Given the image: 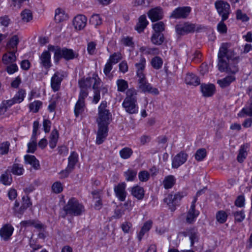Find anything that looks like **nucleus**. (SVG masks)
<instances>
[{
    "instance_id": "nucleus-3",
    "label": "nucleus",
    "mask_w": 252,
    "mask_h": 252,
    "mask_svg": "<svg viewBox=\"0 0 252 252\" xmlns=\"http://www.w3.org/2000/svg\"><path fill=\"white\" fill-rule=\"evenodd\" d=\"M65 214L63 218H65L66 215L73 216H78L84 213L85 209L84 205L79 203L75 198H71L67 204L63 208Z\"/></svg>"
},
{
    "instance_id": "nucleus-51",
    "label": "nucleus",
    "mask_w": 252,
    "mask_h": 252,
    "mask_svg": "<svg viewBox=\"0 0 252 252\" xmlns=\"http://www.w3.org/2000/svg\"><path fill=\"white\" fill-rule=\"evenodd\" d=\"M12 181V178L9 177L7 171L2 174L0 177V182L4 185H9Z\"/></svg>"
},
{
    "instance_id": "nucleus-37",
    "label": "nucleus",
    "mask_w": 252,
    "mask_h": 252,
    "mask_svg": "<svg viewBox=\"0 0 252 252\" xmlns=\"http://www.w3.org/2000/svg\"><path fill=\"white\" fill-rule=\"evenodd\" d=\"M176 183V179L173 175H168L164 178L163 185L165 189L172 188Z\"/></svg>"
},
{
    "instance_id": "nucleus-62",
    "label": "nucleus",
    "mask_w": 252,
    "mask_h": 252,
    "mask_svg": "<svg viewBox=\"0 0 252 252\" xmlns=\"http://www.w3.org/2000/svg\"><path fill=\"white\" fill-rule=\"evenodd\" d=\"M235 220L238 222L242 221L245 219V216L243 211H236L233 213Z\"/></svg>"
},
{
    "instance_id": "nucleus-8",
    "label": "nucleus",
    "mask_w": 252,
    "mask_h": 252,
    "mask_svg": "<svg viewBox=\"0 0 252 252\" xmlns=\"http://www.w3.org/2000/svg\"><path fill=\"white\" fill-rule=\"evenodd\" d=\"M195 28V24L189 22L177 25L175 27L177 33L180 35H184L193 32Z\"/></svg>"
},
{
    "instance_id": "nucleus-38",
    "label": "nucleus",
    "mask_w": 252,
    "mask_h": 252,
    "mask_svg": "<svg viewBox=\"0 0 252 252\" xmlns=\"http://www.w3.org/2000/svg\"><path fill=\"white\" fill-rule=\"evenodd\" d=\"M137 93L134 88L128 89L126 92V96L125 100L136 101H137Z\"/></svg>"
},
{
    "instance_id": "nucleus-52",
    "label": "nucleus",
    "mask_w": 252,
    "mask_h": 252,
    "mask_svg": "<svg viewBox=\"0 0 252 252\" xmlns=\"http://www.w3.org/2000/svg\"><path fill=\"white\" fill-rule=\"evenodd\" d=\"M227 215L223 211H220L216 214V219L220 223L225 222L227 220Z\"/></svg>"
},
{
    "instance_id": "nucleus-64",
    "label": "nucleus",
    "mask_w": 252,
    "mask_h": 252,
    "mask_svg": "<svg viewBox=\"0 0 252 252\" xmlns=\"http://www.w3.org/2000/svg\"><path fill=\"white\" fill-rule=\"evenodd\" d=\"M125 210L123 208H116L114 211L113 217L115 219H120L124 215Z\"/></svg>"
},
{
    "instance_id": "nucleus-19",
    "label": "nucleus",
    "mask_w": 252,
    "mask_h": 252,
    "mask_svg": "<svg viewBox=\"0 0 252 252\" xmlns=\"http://www.w3.org/2000/svg\"><path fill=\"white\" fill-rule=\"evenodd\" d=\"M87 21V19L85 15H78L74 17L73 25L75 29L81 30L86 26Z\"/></svg>"
},
{
    "instance_id": "nucleus-57",
    "label": "nucleus",
    "mask_w": 252,
    "mask_h": 252,
    "mask_svg": "<svg viewBox=\"0 0 252 252\" xmlns=\"http://www.w3.org/2000/svg\"><path fill=\"white\" fill-rule=\"evenodd\" d=\"M52 189L54 192L59 193L63 191V187L61 182H56L53 184Z\"/></svg>"
},
{
    "instance_id": "nucleus-46",
    "label": "nucleus",
    "mask_w": 252,
    "mask_h": 252,
    "mask_svg": "<svg viewBox=\"0 0 252 252\" xmlns=\"http://www.w3.org/2000/svg\"><path fill=\"white\" fill-rule=\"evenodd\" d=\"M207 156L206 150L204 148H201L197 150L195 154V158L197 161H202Z\"/></svg>"
},
{
    "instance_id": "nucleus-41",
    "label": "nucleus",
    "mask_w": 252,
    "mask_h": 252,
    "mask_svg": "<svg viewBox=\"0 0 252 252\" xmlns=\"http://www.w3.org/2000/svg\"><path fill=\"white\" fill-rule=\"evenodd\" d=\"M151 63L154 68L159 69L162 67L163 61L160 57L156 56L151 60Z\"/></svg>"
},
{
    "instance_id": "nucleus-49",
    "label": "nucleus",
    "mask_w": 252,
    "mask_h": 252,
    "mask_svg": "<svg viewBox=\"0 0 252 252\" xmlns=\"http://www.w3.org/2000/svg\"><path fill=\"white\" fill-rule=\"evenodd\" d=\"M122 59V54L120 52H117L110 55L108 61L112 64H116L121 60Z\"/></svg>"
},
{
    "instance_id": "nucleus-15",
    "label": "nucleus",
    "mask_w": 252,
    "mask_h": 252,
    "mask_svg": "<svg viewBox=\"0 0 252 252\" xmlns=\"http://www.w3.org/2000/svg\"><path fill=\"white\" fill-rule=\"evenodd\" d=\"M122 106L128 114H136L138 112V106L136 101L124 100Z\"/></svg>"
},
{
    "instance_id": "nucleus-1",
    "label": "nucleus",
    "mask_w": 252,
    "mask_h": 252,
    "mask_svg": "<svg viewBox=\"0 0 252 252\" xmlns=\"http://www.w3.org/2000/svg\"><path fill=\"white\" fill-rule=\"evenodd\" d=\"M228 43H223L218 54V69L220 72L235 74L239 70L238 63L240 58L235 57L234 51L229 49Z\"/></svg>"
},
{
    "instance_id": "nucleus-4",
    "label": "nucleus",
    "mask_w": 252,
    "mask_h": 252,
    "mask_svg": "<svg viewBox=\"0 0 252 252\" xmlns=\"http://www.w3.org/2000/svg\"><path fill=\"white\" fill-rule=\"evenodd\" d=\"M106 107L107 102L102 101L98 108V117L97 119L98 127H108L110 124L111 115Z\"/></svg>"
},
{
    "instance_id": "nucleus-58",
    "label": "nucleus",
    "mask_w": 252,
    "mask_h": 252,
    "mask_svg": "<svg viewBox=\"0 0 252 252\" xmlns=\"http://www.w3.org/2000/svg\"><path fill=\"white\" fill-rule=\"evenodd\" d=\"M236 19L243 22L248 21L249 18L245 13H243L241 10L238 9L236 12Z\"/></svg>"
},
{
    "instance_id": "nucleus-14",
    "label": "nucleus",
    "mask_w": 252,
    "mask_h": 252,
    "mask_svg": "<svg viewBox=\"0 0 252 252\" xmlns=\"http://www.w3.org/2000/svg\"><path fill=\"white\" fill-rule=\"evenodd\" d=\"M50 50L44 51L39 56L41 65L47 70L51 67V54Z\"/></svg>"
},
{
    "instance_id": "nucleus-13",
    "label": "nucleus",
    "mask_w": 252,
    "mask_h": 252,
    "mask_svg": "<svg viewBox=\"0 0 252 252\" xmlns=\"http://www.w3.org/2000/svg\"><path fill=\"white\" fill-rule=\"evenodd\" d=\"M14 231V227L10 224L7 223L0 229V237L1 239L7 241L9 240Z\"/></svg>"
},
{
    "instance_id": "nucleus-23",
    "label": "nucleus",
    "mask_w": 252,
    "mask_h": 252,
    "mask_svg": "<svg viewBox=\"0 0 252 252\" xmlns=\"http://www.w3.org/2000/svg\"><path fill=\"white\" fill-rule=\"evenodd\" d=\"M24 159L26 164H29L35 170H38L40 168V164L38 159L34 156L26 155L24 156Z\"/></svg>"
},
{
    "instance_id": "nucleus-54",
    "label": "nucleus",
    "mask_w": 252,
    "mask_h": 252,
    "mask_svg": "<svg viewBox=\"0 0 252 252\" xmlns=\"http://www.w3.org/2000/svg\"><path fill=\"white\" fill-rule=\"evenodd\" d=\"M32 141L28 144V150L27 153H34L36 150L37 143L36 137L34 138H31Z\"/></svg>"
},
{
    "instance_id": "nucleus-50",
    "label": "nucleus",
    "mask_w": 252,
    "mask_h": 252,
    "mask_svg": "<svg viewBox=\"0 0 252 252\" xmlns=\"http://www.w3.org/2000/svg\"><path fill=\"white\" fill-rule=\"evenodd\" d=\"M42 104V102L39 100L34 101L29 104L30 110L31 111H32L34 113H36L39 111Z\"/></svg>"
},
{
    "instance_id": "nucleus-44",
    "label": "nucleus",
    "mask_w": 252,
    "mask_h": 252,
    "mask_svg": "<svg viewBox=\"0 0 252 252\" xmlns=\"http://www.w3.org/2000/svg\"><path fill=\"white\" fill-rule=\"evenodd\" d=\"M102 19L99 14H93L90 18L89 22L92 25L96 27L102 24Z\"/></svg>"
},
{
    "instance_id": "nucleus-16",
    "label": "nucleus",
    "mask_w": 252,
    "mask_h": 252,
    "mask_svg": "<svg viewBox=\"0 0 252 252\" xmlns=\"http://www.w3.org/2000/svg\"><path fill=\"white\" fill-rule=\"evenodd\" d=\"M148 15L152 22L158 21L163 18L162 9L160 7L152 8L148 12Z\"/></svg>"
},
{
    "instance_id": "nucleus-18",
    "label": "nucleus",
    "mask_w": 252,
    "mask_h": 252,
    "mask_svg": "<svg viewBox=\"0 0 252 252\" xmlns=\"http://www.w3.org/2000/svg\"><path fill=\"white\" fill-rule=\"evenodd\" d=\"M201 92L204 97L212 96L215 93V86L213 84H202L200 85Z\"/></svg>"
},
{
    "instance_id": "nucleus-48",
    "label": "nucleus",
    "mask_w": 252,
    "mask_h": 252,
    "mask_svg": "<svg viewBox=\"0 0 252 252\" xmlns=\"http://www.w3.org/2000/svg\"><path fill=\"white\" fill-rule=\"evenodd\" d=\"M21 16L24 22H28L32 18V12L29 9H25L21 12Z\"/></svg>"
},
{
    "instance_id": "nucleus-9",
    "label": "nucleus",
    "mask_w": 252,
    "mask_h": 252,
    "mask_svg": "<svg viewBox=\"0 0 252 252\" xmlns=\"http://www.w3.org/2000/svg\"><path fill=\"white\" fill-rule=\"evenodd\" d=\"M138 87L143 93H149L154 94H158L159 91L156 88H153L146 80L145 76L138 79Z\"/></svg>"
},
{
    "instance_id": "nucleus-12",
    "label": "nucleus",
    "mask_w": 252,
    "mask_h": 252,
    "mask_svg": "<svg viewBox=\"0 0 252 252\" xmlns=\"http://www.w3.org/2000/svg\"><path fill=\"white\" fill-rule=\"evenodd\" d=\"M126 188V184L125 182L119 183L114 188L116 196L121 201H124L126 200L127 195Z\"/></svg>"
},
{
    "instance_id": "nucleus-35",
    "label": "nucleus",
    "mask_w": 252,
    "mask_h": 252,
    "mask_svg": "<svg viewBox=\"0 0 252 252\" xmlns=\"http://www.w3.org/2000/svg\"><path fill=\"white\" fill-rule=\"evenodd\" d=\"M185 81L188 84L197 86L200 84V80L199 78L193 73L187 74L186 77Z\"/></svg>"
},
{
    "instance_id": "nucleus-40",
    "label": "nucleus",
    "mask_w": 252,
    "mask_h": 252,
    "mask_svg": "<svg viewBox=\"0 0 252 252\" xmlns=\"http://www.w3.org/2000/svg\"><path fill=\"white\" fill-rule=\"evenodd\" d=\"M126 180L129 181H133L136 178L137 171L135 170L129 169L124 173Z\"/></svg>"
},
{
    "instance_id": "nucleus-29",
    "label": "nucleus",
    "mask_w": 252,
    "mask_h": 252,
    "mask_svg": "<svg viewBox=\"0 0 252 252\" xmlns=\"http://www.w3.org/2000/svg\"><path fill=\"white\" fill-rule=\"evenodd\" d=\"M59 136V134L58 131L56 128L54 129L52 131L49 137V146L51 149H54L56 147L58 141Z\"/></svg>"
},
{
    "instance_id": "nucleus-25",
    "label": "nucleus",
    "mask_w": 252,
    "mask_h": 252,
    "mask_svg": "<svg viewBox=\"0 0 252 252\" xmlns=\"http://www.w3.org/2000/svg\"><path fill=\"white\" fill-rule=\"evenodd\" d=\"M148 21L147 20L146 16L145 15H141L138 19V22L137 23L135 30L140 33L143 32L148 24Z\"/></svg>"
},
{
    "instance_id": "nucleus-33",
    "label": "nucleus",
    "mask_w": 252,
    "mask_h": 252,
    "mask_svg": "<svg viewBox=\"0 0 252 252\" xmlns=\"http://www.w3.org/2000/svg\"><path fill=\"white\" fill-rule=\"evenodd\" d=\"M10 172L13 174L17 176L22 175L24 171L23 165L18 163H14L11 166L8 167Z\"/></svg>"
},
{
    "instance_id": "nucleus-42",
    "label": "nucleus",
    "mask_w": 252,
    "mask_h": 252,
    "mask_svg": "<svg viewBox=\"0 0 252 252\" xmlns=\"http://www.w3.org/2000/svg\"><path fill=\"white\" fill-rule=\"evenodd\" d=\"M133 154L132 149L128 147H125L120 151V157L123 159L129 158Z\"/></svg>"
},
{
    "instance_id": "nucleus-6",
    "label": "nucleus",
    "mask_w": 252,
    "mask_h": 252,
    "mask_svg": "<svg viewBox=\"0 0 252 252\" xmlns=\"http://www.w3.org/2000/svg\"><path fill=\"white\" fill-rule=\"evenodd\" d=\"M100 80L98 78L97 74H93L92 77H88L86 79H82L79 81V85L81 89H86L91 88L93 85V89H95L99 87L100 85Z\"/></svg>"
},
{
    "instance_id": "nucleus-10",
    "label": "nucleus",
    "mask_w": 252,
    "mask_h": 252,
    "mask_svg": "<svg viewBox=\"0 0 252 252\" xmlns=\"http://www.w3.org/2000/svg\"><path fill=\"white\" fill-rule=\"evenodd\" d=\"M189 6H183L176 8L171 13L170 18L173 19H185L188 17L191 12Z\"/></svg>"
},
{
    "instance_id": "nucleus-2",
    "label": "nucleus",
    "mask_w": 252,
    "mask_h": 252,
    "mask_svg": "<svg viewBox=\"0 0 252 252\" xmlns=\"http://www.w3.org/2000/svg\"><path fill=\"white\" fill-rule=\"evenodd\" d=\"M48 49L54 52V59L56 62H58L62 58L64 59L66 61H69L77 59L79 56L77 52H74L71 49L66 48L61 49L59 46L49 45Z\"/></svg>"
},
{
    "instance_id": "nucleus-21",
    "label": "nucleus",
    "mask_w": 252,
    "mask_h": 252,
    "mask_svg": "<svg viewBox=\"0 0 252 252\" xmlns=\"http://www.w3.org/2000/svg\"><path fill=\"white\" fill-rule=\"evenodd\" d=\"M19 43V39L17 35L12 36L7 42L6 48L7 51H17V46Z\"/></svg>"
},
{
    "instance_id": "nucleus-36",
    "label": "nucleus",
    "mask_w": 252,
    "mask_h": 252,
    "mask_svg": "<svg viewBox=\"0 0 252 252\" xmlns=\"http://www.w3.org/2000/svg\"><path fill=\"white\" fill-rule=\"evenodd\" d=\"M8 53L3 55L2 57V61L5 64L15 62L16 60L15 53L17 52L8 51Z\"/></svg>"
},
{
    "instance_id": "nucleus-30",
    "label": "nucleus",
    "mask_w": 252,
    "mask_h": 252,
    "mask_svg": "<svg viewBox=\"0 0 252 252\" xmlns=\"http://www.w3.org/2000/svg\"><path fill=\"white\" fill-rule=\"evenodd\" d=\"M131 193L138 200L143 199L145 194L143 188L138 186H134L131 188Z\"/></svg>"
},
{
    "instance_id": "nucleus-7",
    "label": "nucleus",
    "mask_w": 252,
    "mask_h": 252,
    "mask_svg": "<svg viewBox=\"0 0 252 252\" xmlns=\"http://www.w3.org/2000/svg\"><path fill=\"white\" fill-rule=\"evenodd\" d=\"M184 196L183 192H178L174 194H169L164 199V201L167 203L171 211H174L176 209V206L179 205V202Z\"/></svg>"
},
{
    "instance_id": "nucleus-53",
    "label": "nucleus",
    "mask_w": 252,
    "mask_h": 252,
    "mask_svg": "<svg viewBox=\"0 0 252 252\" xmlns=\"http://www.w3.org/2000/svg\"><path fill=\"white\" fill-rule=\"evenodd\" d=\"M25 94V90L23 89H20L15 94L13 98L17 103H20L23 101Z\"/></svg>"
},
{
    "instance_id": "nucleus-45",
    "label": "nucleus",
    "mask_w": 252,
    "mask_h": 252,
    "mask_svg": "<svg viewBox=\"0 0 252 252\" xmlns=\"http://www.w3.org/2000/svg\"><path fill=\"white\" fill-rule=\"evenodd\" d=\"M85 103L77 101L74 107V114L78 117L84 111Z\"/></svg>"
},
{
    "instance_id": "nucleus-55",
    "label": "nucleus",
    "mask_w": 252,
    "mask_h": 252,
    "mask_svg": "<svg viewBox=\"0 0 252 252\" xmlns=\"http://www.w3.org/2000/svg\"><path fill=\"white\" fill-rule=\"evenodd\" d=\"M64 14L63 11L60 8L56 10L55 20L57 23H60L63 20Z\"/></svg>"
},
{
    "instance_id": "nucleus-61",
    "label": "nucleus",
    "mask_w": 252,
    "mask_h": 252,
    "mask_svg": "<svg viewBox=\"0 0 252 252\" xmlns=\"http://www.w3.org/2000/svg\"><path fill=\"white\" fill-rule=\"evenodd\" d=\"M225 21V20H222V19H221V21L219 23L217 26V29L221 33H225L227 32L226 26L224 23Z\"/></svg>"
},
{
    "instance_id": "nucleus-26",
    "label": "nucleus",
    "mask_w": 252,
    "mask_h": 252,
    "mask_svg": "<svg viewBox=\"0 0 252 252\" xmlns=\"http://www.w3.org/2000/svg\"><path fill=\"white\" fill-rule=\"evenodd\" d=\"M146 60L143 57H141L139 62L135 64L137 69V76L139 78L143 77L145 76L143 71L145 67Z\"/></svg>"
},
{
    "instance_id": "nucleus-31",
    "label": "nucleus",
    "mask_w": 252,
    "mask_h": 252,
    "mask_svg": "<svg viewBox=\"0 0 252 252\" xmlns=\"http://www.w3.org/2000/svg\"><path fill=\"white\" fill-rule=\"evenodd\" d=\"M164 40V35L161 32H154L151 38L152 43L157 45H161Z\"/></svg>"
},
{
    "instance_id": "nucleus-63",
    "label": "nucleus",
    "mask_w": 252,
    "mask_h": 252,
    "mask_svg": "<svg viewBox=\"0 0 252 252\" xmlns=\"http://www.w3.org/2000/svg\"><path fill=\"white\" fill-rule=\"evenodd\" d=\"M22 200L23 202L22 206H23V208H25L26 210L28 208L30 207L32 205L30 197L28 195L23 196L22 197Z\"/></svg>"
},
{
    "instance_id": "nucleus-5",
    "label": "nucleus",
    "mask_w": 252,
    "mask_h": 252,
    "mask_svg": "<svg viewBox=\"0 0 252 252\" xmlns=\"http://www.w3.org/2000/svg\"><path fill=\"white\" fill-rule=\"evenodd\" d=\"M215 6L222 20H226L231 13L229 4L226 1L219 0L215 2Z\"/></svg>"
},
{
    "instance_id": "nucleus-27",
    "label": "nucleus",
    "mask_w": 252,
    "mask_h": 252,
    "mask_svg": "<svg viewBox=\"0 0 252 252\" xmlns=\"http://www.w3.org/2000/svg\"><path fill=\"white\" fill-rule=\"evenodd\" d=\"M249 145L248 144H244L241 146L239 150V154L237 159L239 162L242 163L246 159L247 155V150L249 149Z\"/></svg>"
},
{
    "instance_id": "nucleus-22",
    "label": "nucleus",
    "mask_w": 252,
    "mask_h": 252,
    "mask_svg": "<svg viewBox=\"0 0 252 252\" xmlns=\"http://www.w3.org/2000/svg\"><path fill=\"white\" fill-rule=\"evenodd\" d=\"M108 127H98L97 136L96 139V143L97 145L102 144L107 136Z\"/></svg>"
},
{
    "instance_id": "nucleus-39",
    "label": "nucleus",
    "mask_w": 252,
    "mask_h": 252,
    "mask_svg": "<svg viewBox=\"0 0 252 252\" xmlns=\"http://www.w3.org/2000/svg\"><path fill=\"white\" fill-rule=\"evenodd\" d=\"M78 161V154L75 152H72L68 158V168L74 169V166Z\"/></svg>"
},
{
    "instance_id": "nucleus-59",
    "label": "nucleus",
    "mask_w": 252,
    "mask_h": 252,
    "mask_svg": "<svg viewBox=\"0 0 252 252\" xmlns=\"http://www.w3.org/2000/svg\"><path fill=\"white\" fill-rule=\"evenodd\" d=\"M10 144L8 142H4L0 144V154L1 155L6 154L9 150Z\"/></svg>"
},
{
    "instance_id": "nucleus-20",
    "label": "nucleus",
    "mask_w": 252,
    "mask_h": 252,
    "mask_svg": "<svg viewBox=\"0 0 252 252\" xmlns=\"http://www.w3.org/2000/svg\"><path fill=\"white\" fill-rule=\"evenodd\" d=\"M185 236H189L190 241V246L192 247L195 242H197L199 240V233L196 228H191L187 229L184 233Z\"/></svg>"
},
{
    "instance_id": "nucleus-24",
    "label": "nucleus",
    "mask_w": 252,
    "mask_h": 252,
    "mask_svg": "<svg viewBox=\"0 0 252 252\" xmlns=\"http://www.w3.org/2000/svg\"><path fill=\"white\" fill-rule=\"evenodd\" d=\"M20 225L23 227L33 226L35 228L41 230L44 228V225L38 220H24L20 222Z\"/></svg>"
},
{
    "instance_id": "nucleus-17",
    "label": "nucleus",
    "mask_w": 252,
    "mask_h": 252,
    "mask_svg": "<svg viewBox=\"0 0 252 252\" xmlns=\"http://www.w3.org/2000/svg\"><path fill=\"white\" fill-rule=\"evenodd\" d=\"M188 155L181 152L174 158L172 160V166L174 168H178L181 165L183 164L187 160Z\"/></svg>"
},
{
    "instance_id": "nucleus-43",
    "label": "nucleus",
    "mask_w": 252,
    "mask_h": 252,
    "mask_svg": "<svg viewBox=\"0 0 252 252\" xmlns=\"http://www.w3.org/2000/svg\"><path fill=\"white\" fill-rule=\"evenodd\" d=\"M140 52L145 55H154L158 54V50L156 48H149L148 47L142 46L140 47Z\"/></svg>"
},
{
    "instance_id": "nucleus-47",
    "label": "nucleus",
    "mask_w": 252,
    "mask_h": 252,
    "mask_svg": "<svg viewBox=\"0 0 252 252\" xmlns=\"http://www.w3.org/2000/svg\"><path fill=\"white\" fill-rule=\"evenodd\" d=\"M117 90L119 92H124L128 88L127 82L124 79H118L117 81Z\"/></svg>"
},
{
    "instance_id": "nucleus-32",
    "label": "nucleus",
    "mask_w": 252,
    "mask_h": 252,
    "mask_svg": "<svg viewBox=\"0 0 252 252\" xmlns=\"http://www.w3.org/2000/svg\"><path fill=\"white\" fill-rule=\"evenodd\" d=\"M235 80V77L234 76H227L221 79L218 80L217 83L221 88H225L229 86Z\"/></svg>"
},
{
    "instance_id": "nucleus-56",
    "label": "nucleus",
    "mask_w": 252,
    "mask_h": 252,
    "mask_svg": "<svg viewBox=\"0 0 252 252\" xmlns=\"http://www.w3.org/2000/svg\"><path fill=\"white\" fill-rule=\"evenodd\" d=\"M165 25L163 22H158L153 25L154 32H161L164 30Z\"/></svg>"
},
{
    "instance_id": "nucleus-34",
    "label": "nucleus",
    "mask_w": 252,
    "mask_h": 252,
    "mask_svg": "<svg viewBox=\"0 0 252 252\" xmlns=\"http://www.w3.org/2000/svg\"><path fill=\"white\" fill-rule=\"evenodd\" d=\"M199 214V212L198 210L190 208L186 218L187 222L189 223H193Z\"/></svg>"
},
{
    "instance_id": "nucleus-28",
    "label": "nucleus",
    "mask_w": 252,
    "mask_h": 252,
    "mask_svg": "<svg viewBox=\"0 0 252 252\" xmlns=\"http://www.w3.org/2000/svg\"><path fill=\"white\" fill-rule=\"evenodd\" d=\"M238 116L244 117L246 116L252 117V96L250 99V102L238 113Z\"/></svg>"
},
{
    "instance_id": "nucleus-11",
    "label": "nucleus",
    "mask_w": 252,
    "mask_h": 252,
    "mask_svg": "<svg viewBox=\"0 0 252 252\" xmlns=\"http://www.w3.org/2000/svg\"><path fill=\"white\" fill-rule=\"evenodd\" d=\"M64 77L63 74L59 72H55L51 79V87L54 92L58 91L60 88L61 82Z\"/></svg>"
},
{
    "instance_id": "nucleus-60",
    "label": "nucleus",
    "mask_w": 252,
    "mask_h": 252,
    "mask_svg": "<svg viewBox=\"0 0 252 252\" xmlns=\"http://www.w3.org/2000/svg\"><path fill=\"white\" fill-rule=\"evenodd\" d=\"M150 177V174L147 171H140L138 174V178L141 182L147 181Z\"/></svg>"
}]
</instances>
